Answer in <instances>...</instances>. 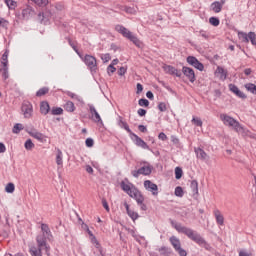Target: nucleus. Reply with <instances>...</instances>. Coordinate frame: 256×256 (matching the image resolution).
<instances>
[{"instance_id": "nucleus-56", "label": "nucleus", "mask_w": 256, "mask_h": 256, "mask_svg": "<svg viewBox=\"0 0 256 256\" xmlns=\"http://www.w3.org/2000/svg\"><path fill=\"white\" fill-rule=\"evenodd\" d=\"M103 63H109L111 61V54L106 53L101 56Z\"/></svg>"}, {"instance_id": "nucleus-50", "label": "nucleus", "mask_w": 256, "mask_h": 256, "mask_svg": "<svg viewBox=\"0 0 256 256\" xmlns=\"http://www.w3.org/2000/svg\"><path fill=\"white\" fill-rule=\"evenodd\" d=\"M9 50L6 49L5 52L2 55V65H4V63H6V65H9Z\"/></svg>"}, {"instance_id": "nucleus-44", "label": "nucleus", "mask_w": 256, "mask_h": 256, "mask_svg": "<svg viewBox=\"0 0 256 256\" xmlns=\"http://www.w3.org/2000/svg\"><path fill=\"white\" fill-rule=\"evenodd\" d=\"M4 3L7 5L8 9L13 10L17 7V1L15 0H4Z\"/></svg>"}, {"instance_id": "nucleus-13", "label": "nucleus", "mask_w": 256, "mask_h": 256, "mask_svg": "<svg viewBox=\"0 0 256 256\" xmlns=\"http://www.w3.org/2000/svg\"><path fill=\"white\" fill-rule=\"evenodd\" d=\"M21 111L25 119H31V117H33V104H31V102L23 103Z\"/></svg>"}, {"instance_id": "nucleus-43", "label": "nucleus", "mask_w": 256, "mask_h": 256, "mask_svg": "<svg viewBox=\"0 0 256 256\" xmlns=\"http://www.w3.org/2000/svg\"><path fill=\"white\" fill-rule=\"evenodd\" d=\"M245 89H247L252 95H256V85L253 83L245 84Z\"/></svg>"}, {"instance_id": "nucleus-32", "label": "nucleus", "mask_w": 256, "mask_h": 256, "mask_svg": "<svg viewBox=\"0 0 256 256\" xmlns=\"http://www.w3.org/2000/svg\"><path fill=\"white\" fill-rule=\"evenodd\" d=\"M120 187L122 189V191H124L125 193H127V195H129L130 193H132L133 188H131L130 185H128L127 183H125V181H122L120 183Z\"/></svg>"}, {"instance_id": "nucleus-8", "label": "nucleus", "mask_w": 256, "mask_h": 256, "mask_svg": "<svg viewBox=\"0 0 256 256\" xmlns=\"http://www.w3.org/2000/svg\"><path fill=\"white\" fill-rule=\"evenodd\" d=\"M130 139L135 143L136 147H141V149H146L147 151H150L153 153V149L147 145V142H145L141 137H139L137 134H132L130 136Z\"/></svg>"}, {"instance_id": "nucleus-9", "label": "nucleus", "mask_w": 256, "mask_h": 256, "mask_svg": "<svg viewBox=\"0 0 256 256\" xmlns=\"http://www.w3.org/2000/svg\"><path fill=\"white\" fill-rule=\"evenodd\" d=\"M88 107L91 115L89 119H91L94 123H100V125H103V119H101V115H99V112H97L95 106L93 104H89Z\"/></svg>"}, {"instance_id": "nucleus-31", "label": "nucleus", "mask_w": 256, "mask_h": 256, "mask_svg": "<svg viewBox=\"0 0 256 256\" xmlns=\"http://www.w3.org/2000/svg\"><path fill=\"white\" fill-rule=\"evenodd\" d=\"M157 251H159L160 255H162V256L171 255V248H169L167 246H162V247L158 248Z\"/></svg>"}, {"instance_id": "nucleus-30", "label": "nucleus", "mask_w": 256, "mask_h": 256, "mask_svg": "<svg viewBox=\"0 0 256 256\" xmlns=\"http://www.w3.org/2000/svg\"><path fill=\"white\" fill-rule=\"evenodd\" d=\"M56 165H63V151L56 149Z\"/></svg>"}, {"instance_id": "nucleus-23", "label": "nucleus", "mask_w": 256, "mask_h": 256, "mask_svg": "<svg viewBox=\"0 0 256 256\" xmlns=\"http://www.w3.org/2000/svg\"><path fill=\"white\" fill-rule=\"evenodd\" d=\"M118 125L119 127H121L122 129H125V131H127V133H129L130 137L134 134L133 130H131V128H129V124L126 121H123V117L119 116L118 117Z\"/></svg>"}, {"instance_id": "nucleus-16", "label": "nucleus", "mask_w": 256, "mask_h": 256, "mask_svg": "<svg viewBox=\"0 0 256 256\" xmlns=\"http://www.w3.org/2000/svg\"><path fill=\"white\" fill-rule=\"evenodd\" d=\"M115 31L120 33V35H122V37H125L126 39H130L131 36L133 35V32L129 31V29L120 24L115 26Z\"/></svg>"}, {"instance_id": "nucleus-51", "label": "nucleus", "mask_w": 256, "mask_h": 256, "mask_svg": "<svg viewBox=\"0 0 256 256\" xmlns=\"http://www.w3.org/2000/svg\"><path fill=\"white\" fill-rule=\"evenodd\" d=\"M248 41H250V43L252 45H256V34H255V32H249L248 33Z\"/></svg>"}, {"instance_id": "nucleus-49", "label": "nucleus", "mask_w": 256, "mask_h": 256, "mask_svg": "<svg viewBox=\"0 0 256 256\" xmlns=\"http://www.w3.org/2000/svg\"><path fill=\"white\" fill-rule=\"evenodd\" d=\"M6 193H15V184L13 182H9L5 187Z\"/></svg>"}, {"instance_id": "nucleus-3", "label": "nucleus", "mask_w": 256, "mask_h": 256, "mask_svg": "<svg viewBox=\"0 0 256 256\" xmlns=\"http://www.w3.org/2000/svg\"><path fill=\"white\" fill-rule=\"evenodd\" d=\"M79 57L82 58V61L85 63L86 67H88L92 75H95V73L99 71V66L97 65V58H95V56L86 54L83 57V55L79 54Z\"/></svg>"}, {"instance_id": "nucleus-42", "label": "nucleus", "mask_w": 256, "mask_h": 256, "mask_svg": "<svg viewBox=\"0 0 256 256\" xmlns=\"http://www.w3.org/2000/svg\"><path fill=\"white\" fill-rule=\"evenodd\" d=\"M66 40L68 41L70 47H72V49L75 51V53H77V55H81V53H79V48H77L75 42H73L70 37H66Z\"/></svg>"}, {"instance_id": "nucleus-39", "label": "nucleus", "mask_w": 256, "mask_h": 256, "mask_svg": "<svg viewBox=\"0 0 256 256\" xmlns=\"http://www.w3.org/2000/svg\"><path fill=\"white\" fill-rule=\"evenodd\" d=\"M191 123L195 125V127H203V120L197 116L192 117Z\"/></svg>"}, {"instance_id": "nucleus-20", "label": "nucleus", "mask_w": 256, "mask_h": 256, "mask_svg": "<svg viewBox=\"0 0 256 256\" xmlns=\"http://www.w3.org/2000/svg\"><path fill=\"white\" fill-rule=\"evenodd\" d=\"M41 231H42V235H45L48 241H51L53 239V233H51V228H49L48 224L42 223Z\"/></svg>"}, {"instance_id": "nucleus-2", "label": "nucleus", "mask_w": 256, "mask_h": 256, "mask_svg": "<svg viewBox=\"0 0 256 256\" xmlns=\"http://www.w3.org/2000/svg\"><path fill=\"white\" fill-rule=\"evenodd\" d=\"M34 3L38 7H46L42 12H39L38 19H40L42 25H48L51 17H53V11L48 7L49 0H36Z\"/></svg>"}, {"instance_id": "nucleus-17", "label": "nucleus", "mask_w": 256, "mask_h": 256, "mask_svg": "<svg viewBox=\"0 0 256 256\" xmlns=\"http://www.w3.org/2000/svg\"><path fill=\"white\" fill-rule=\"evenodd\" d=\"M228 89L229 91H231V93H233L234 95H236V97H239V99H247V96L245 95V93H243L239 87H237V85L235 84H229L228 85Z\"/></svg>"}, {"instance_id": "nucleus-6", "label": "nucleus", "mask_w": 256, "mask_h": 256, "mask_svg": "<svg viewBox=\"0 0 256 256\" xmlns=\"http://www.w3.org/2000/svg\"><path fill=\"white\" fill-rule=\"evenodd\" d=\"M153 173V167L151 164H148L147 166H142L138 170H132L131 175L132 177H135L136 179L139 177V175L149 176Z\"/></svg>"}, {"instance_id": "nucleus-15", "label": "nucleus", "mask_w": 256, "mask_h": 256, "mask_svg": "<svg viewBox=\"0 0 256 256\" xmlns=\"http://www.w3.org/2000/svg\"><path fill=\"white\" fill-rule=\"evenodd\" d=\"M132 185V192L129 195L132 199H135L136 203H139V200L145 201V196H143V193L137 187Z\"/></svg>"}, {"instance_id": "nucleus-27", "label": "nucleus", "mask_w": 256, "mask_h": 256, "mask_svg": "<svg viewBox=\"0 0 256 256\" xmlns=\"http://www.w3.org/2000/svg\"><path fill=\"white\" fill-rule=\"evenodd\" d=\"M190 188L192 190L194 197H195V195H199V182H197V180L191 181Z\"/></svg>"}, {"instance_id": "nucleus-21", "label": "nucleus", "mask_w": 256, "mask_h": 256, "mask_svg": "<svg viewBox=\"0 0 256 256\" xmlns=\"http://www.w3.org/2000/svg\"><path fill=\"white\" fill-rule=\"evenodd\" d=\"M124 207L126 209V213H127L128 217H130V219H132V221H137V219H139V213L131 210V208L129 207V204L127 202H124Z\"/></svg>"}, {"instance_id": "nucleus-29", "label": "nucleus", "mask_w": 256, "mask_h": 256, "mask_svg": "<svg viewBox=\"0 0 256 256\" xmlns=\"http://www.w3.org/2000/svg\"><path fill=\"white\" fill-rule=\"evenodd\" d=\"M0 73H2L4 81H7V79H9V66L7 65V62L4 63L3 68H0Z\"/></svg>"}, {"instance_id": "nucleus-22", "label": "nucleus", "mask_w": 256, "mask_h": 256, "mask_svg": "<svg viewBox=\"0 0 256 256\" xmlns=\"http://www.w3.org/2000/svg\"><path fill=\"white\" fill-rule=\"evenodd\" d=\"M40 113L41 115H49L51 113V105L46 100L40 102Z\"/></svg>"}, {"instance_id": "nucleus-61", "label": "nucleus", "mask_w": 256, "mask_h": 256, "mask_svg": "<svg viewBox=\"0 0 256 256\" xmlns=\"http://www.w3.org/2000/svg\"><path fill=\"white\" fill-rule=\"evenodd\" d=\"M125 73H127V68H125L124 66H122V67H120V68L118 69V75H119L120 77H123V75H125Z\"/></svg>"}, {"instance_id": "nucleus-64", "label": "nucleus", "mask_w": 256, "mask_h": 256, "mask_svg": "<svg viewBox=\"0 0 256 256\" xmlns=\"http://www.w3.org/2000/svg\"><path fill=\"white\" fill-rule=\"evenodd\" d=\"M138 131H140V133H147V126L143 124L138 125Z\"/></svg>"}, {"instance_id": "nucleus-46", "label": "nucleus", "mask_w": 256, "mask_h": 256, "mask_svg": "<svg viewBox=\"0 0 256 256\" xmlns=\"http://www.w3.org/2000/svg\"><path fill=\"white\" fill-rule=\"evenodd\" d=\"M23 129H24L23 124L17 123L13 126L12 132L17 135V134L21 133V131H23Z\"/></svg>"}, {"instance_id": "nucleus-28", "label": "nucleus", "mask_w": 256, "mask_h": 256, "mask_svg": "<svg viewBox=\"0 0 256 256\" xmlns=\"http://www.w3.org/2000/svg\"><path fill=\"white\" fill-rule=\"evenodd\" d=\"M129 41H131L135 46L138 47V49H141L143 47V42L137 38L135 35H131L130 38H128Z\"/></svg>"}, {"instance_id": "nucleus-36", "label": "nucleus", "mask_w": 256, "mask_h": 256, "mask_svg": "<svg viewBox=\"0 0 256 256\" xmlns=\"http://www.w3.org/2000/svg\"><path fill=\"white\" fill-rule=\"evenodd\" d=\"M50 115H63V108L53 106L50 108Z\"/></svg>"}, {"instance_id": "nucleus-55", "label": "nucleus", "mask_w": 256, "mask_h": 256, "mask_svg": "<svg viewBox=\"0 0 256 256\" xmlns=\"http://www.w3.org/2000/svg\"><path fill=\"white\" fill-rule=\"evenodd\" d=\"M115 71H117V68H115V66L113 65H108L107 67V73L109 75V77H111V75H113V73H115Z\"/></svg>"}, {"instance_id": "nucleus-1", "label": "nucleus", "mask_w": 256, "mask_h": 256, "mask_svg": "<svg viewBox=\"0 0 256 256\" xmlns=\"http://www.w3.org/2000/svg\"><path fill=\"white\" fill-rule=\"evenodd\" d=\"M170 224L177 231V233L186 235V237H188L190 241H193V243H196V245L202 247V249H205V251H209L210 253H213V251H215L213 246H211V244L207 242V240H205L203 236H201L199 232H197V230H193L192 228L182 226L181 223H177L176 221L171 219Z\"/></svg>"}, {"instance_id": "nucleus-4", "label": "nucleus", "mask_w": 256, "mask_h": 256, "mask_svg": "<svg viewBox=\"0 0 256 256\" xmlns=\"http://www.w3.org/2000/svg\"><path fill=\"white\" fill-rule=\"evenodd\" d=\"M221 119L222 121H224V125H228V127H233L236 133H242V131H244L243 126H241V123H239V121H237L235 118L227 114H223L221 115Z\"/></svg>"}, {"instance_id": "nucleus-18", "label": "nucleus", "mask_w": 256, "mask_h": 256, "mask_svg": "<svg viewBox=\"0 0 256 256\" xmlns=\"http://www.w3.org/2000/svg\"><path fill=\"white\" fill-rule=\"evenodd\" d=\"M194 152L197 159H200V161H207V159H209V155H207V152H205L201 147L194 148Z\"/></svg>"}, {"instance_id": "nucleus-57", "label": "nucleus", "mask_w": 256, "mask_h": 256, "mask_svg": "<svg viewBox=\"0 0 256 256\" xmlns=\"http://www.w3.org/2000/svg\"><path fill=\"white\" fill-rule=\"evenodd\" d=\"M8 26L9 21L5 20V18L0 17V27H2L3 29H7Z\"/></svg>"}, {"instance_id": "nucleus-41", "label": "nucleus", "mask_w": 256, "mask_h": 256, "mask_svg": "<svg viewBox=\"0 0 256 256\" xmlns=\"http://www.w3.org/2000/svg\"><path fill=\"white\" fill-rule=\"evenodd\" d=\"M49 93V87H42L36 92V97H43Z\"/></svg>"}, {"instance_id": "nucleus-47", "label": "nucleus", "mask_w": 256, "mask_h": 256, "mask_svg": "<svg viewBox=\"0 0 256 256\" xmlns=\"http://www.w3.org/2000/svg\"><path fill=\"white\" fill-rule=\"evenodd\" d=\"M174 195L176 197H183V195H185V191L183 190V187L177 186L174 190Z\"/></svg>"}, {"instance_id": "nucleus-37", "label": "nucleus", "mask_w": 256, "mask_h": 256, "mask_svg": "<svg viewBox=\"0 0 256 256\" xmlns=\"http://www.w3.org/2000/svg\"><path fill=\"white\" fill-rule=\"evenodd\" d=\"M171 139V143H173V145L177 148V149H181V140H179V138L175 135H171L170 137Z\"/></svg>"}, {"instance_id": "nucleus-53", "label": "nucleus", "mask_w": 256, "mask_h": 256, "mask_svg": "<svg viewBox=\"0 0 256 256\" xmlns=\"http://www.w3.org/2000/svg\"><path fill=\"white\" fill-rule=\"evenodd\" d=\"M137 205L140 207L141 211H147V204H145V200H138Z\"/></svg>"}, {"instance_id": "nucleus-12", "label": "nucleus", "mask_w": 256, "mask_h": 256, "mask_svg": "<svg viewBox=\"0 0 256 256\" xmlns=\"http://www.w3.org/2000/svg\"><path fill=\"white\" fill-rule=\"evenodd\" d=\"M162 69L167 75H175L176 77H183V73L175 68V66L164 64Z\"/></svg>"}, {"instance_id": "nucleus-33", "label": "nucleus", "mask_w": 256, "mask_h": 256, "mask_svg": "<svg viewBox=\"0 0 256 256\" xmlns=\"http://www.w3.org/2000/svg\"><path fill=\"white\" fill-rule=\"evenodd\" d=\"M238 39H240L242 43H249V34L246 32L238 31Z\"/></svg>"}, {"instance_id": "nucleus-7", "label": "nucleus", "mask_w": 256, "mask_h": 256, "mask_svg": "<svg viewBox=\"0 0 256 256\" xmlns=\"http://www.w3.org/2000/svg\"><path fill=\"white\" fill-rule=\"evenodd\" d=\"M186 63L198 71H205V65L203 62L199 61V59H197L195 56H188L186 58Z\"/></svg>"}, {"instance_id": "nucleus-34", "label": "nucleus", "mask_w": 256, "mask_h": 256, "mask_svg": "<svg viewBox=\"0 0 256 256\" xmlns=\"http://www.w3.org/2000/svg\"><path fill=\"white\" fill-rule=\"evenodd\" d=\"M64 109L68 112V113H73V111H75V104L72 101H67L64 105Z\"/></svg>"}, {"instance_id": "nucleus-38", "label": "nucleus", "mask_w": 256, "mask_h": 256, "mask_svg": "<svg viewBox=\"0 0 256 256\" xmlns=\"http://www.w3.org/2000/svg\"><path fill=\"white\" fill-rule=\"evenodd\" d=\"M209 23L212 25V27H219L221 20H219V17L212 16L209 18Z\"/></svg>"}, {"instance_id": "nucleus-54", "label": "nucleus", "mask_w": 256, "mask_h": 256, "mask_svg": "<svg viewBox=\"0 0 256 256\" xmlns=\"http://www.w3.org/2000/svg\"><path fill=\"white\" fill-rule=\"evenodd\" d=\"M158 109L161 113H165V111H167V104L165 102H160L158 104Z\"/></svg>"}, {"instance_id": "nucleus-26", "label": "nucleus", "mask_w": 256, "mask_h": 256, "mask_svg": "<svg viewBox=\"0 0 256 256\" xmlns=\"http://www.w3.org/2000/svg\"><path fill=\"white\" fill-rule=\"evenodd\" d=\"M210 9H211V11H213L214 13H221V11L223 10V7L221 6V3H219V1H214V2L210 5Z\"/></svg>"}, {"instance_id": "nucleus-59", "label": "nucleus", "mask_w": 256, "mask_h": 256, "mask_svg": "<svg viewBox=\"0 0 256 256\" xmlns=\"http://www.w3.org/2000/svg\"><path fill=\"white\" fill-rule=\"evenodd\" d=\"M85 145H86V147L91 148V147H93V145H95V140H93V138H87L85 140Z\"/></svg>"}, {"instance_id": "nucleus-5", "label": "nucleus", "mask_w": 256, "mask_h": 256, "mask_svg": "<svg viewBox=\"0 0 256 256\" xmlns=\"http://www.w3.org/2000/svg\"><path fill=\"white\" fill-rule=\"evenodd\" d=\"M169 241L177 254L180 256H187V250L181 247V240H179L177 236H171Z\"/></svg>"}, {"instance_id": "nucleus-19", "label": "nucleus", "mask_w": 256, "mask_h": 256, "mask_svg": "<svg viewBox=\"0 0 256 256\" xmlns=\"http://www.w3.org/2000/svg\"><path fill=\"white\" fill-rule=\"evenodd\" d=\"M47 236L45 234H39L36 236V243L38 245V248L43 249V247H47Z\"/></svg>"}, {"instance_id": "nucleus-52", "label": "nucleus", "mask_w": 256, "mask_h": 256, "mask_svg": "<svg viewBox=\"0 0 256 256\" xmlns=\"http://www.w3.org/2000/svg\"><path fill=\"white\" fill-rule=\"evenodd\" d=\"M138 105L140 107H149V100H147V98H140L138 100Z\"/></svg>"}, {"instance_id": "nucleus-14", "label": "nucleus", "mask_w": 256, "mask_h": 256, "mask_svg": "<svg viewBox=\"0 0 256 256\" xmlns=\"http://www.w3.org/2000/svg\"><path fill=\"white\" fill-rule=\"evenodd\" d=\"M182 73L185 77H187V79L190 81V83L197 81V76H195V70H193V68L183 66Z\"/></svg>"}, {"instance_id": "nucleus-63", "label": "nucleus", "mask_w": 256, "mask_h": 256, "mask_svg": "<svg viewBox=\"0 0 256 256\" xmlns=\"http://www.w3.org/2000/svg\"><path fill=\"white\" fill-rule=\"evenodd\" d=\"M137 113H138L139 117H145L147 115V110L140 108V109H138Z\"/></svg>"}, {"instance_id": "nucleus-35", "label": "nucleus", "mask_w": 256, "mask_h": 256, "mask_svg": "<svg viewBox=\"0 0 256 256\" xmlns=\"http://www.w3.org/2000/svg\"><path fill=\"white\" fill-rule=\"evenodd\" d=\"M24 147H25L26 151H32L33 149H35V144L33 143V140H31V138H29L25 141Z\"/></svg>"}, {"instance_id": "nucleus-58", "label": "nucleus", "mask_w": 256, "mask_h": 256, "mask_svg": "<svg viewBox=\"0 0 256 256\" xmlns=\"http://www.w3.org/2000/svg\"><path fill=\"white\" fill-rule=\"evenodd\" d=\"M102 207H104L105 211H107V213H109V211H111V209L109 208V203L107 202L106 198H102Z\"/></svg>"}, {"instance_id": "nucleus-11", "label": "nucleus", "mask_w": 256, "mask_h": 256, "mask_svg": "<svg viewBox=\"0 0 256 256\" xmlns=\"http://www.w3.org/2000/svg\"><path fill=\"white\" fill-rule=\"evenodd\" d=\"M26 131L30 135V137H33L40 143H47V136L45 134L37 131V129L26 130Z\"/></svg>"}, {"instance_id": "nucleus-10", "label": "nucleus", "mask_w": 256, "mask_h": 256, "mask_svg": "<svg viewBox=\"0 0 256 256\" xmlns=\"http://www.w3.org/2000/svg\"><path fill=\"white\" fill-rule=\"evenodd\" d=\"M144 188L146 191H150L154 197L159 195V186H157V184L153 183L151 180L144 181Z\"/></svg>"}, {"instance_id": "nucleus-48", "label": "nucleus", "mask_w": 256, "mask_h": 256, "mask_svg": "<svg viewBox=\"0 0 256 256\" xmlns=\"http://www.w3.org/2000/svg\"><path fill=\"white\" fill-rule=\"evenodd\" d=\"M217 73L221 75V78L223 80L227 79V70H225L223 67L218 66L216 69Z\"/></svg>"}, {"instance_id": "nucleus-60", "label": "nucleus", "mask_w": 256, "mask_h": 256, "mask_svg": "<svg viewBox=\"0 0 256 256\" xmlns=\"http://www.w3.org/2000/svg\"><path fill=\"white\" fill-rule=\"evenodd\" d=\"M143 93V85L141 83L136 84V95H141Z\"/></svg>"}, {"instance_id": "nucleus-24", "label": "nucleus", "mask_w": 256, "mask_h": 256, "mask_svg": "<svg viewBox=\"0 0 256 256\" xmlns=\"http://www.w3.org/2000/svg\"><path fill=\"white\" fill-rule=\"evenodd\" d=\"M33 15H35V10H33L31 6H27L22 10L23 19H29V17H33Z\"/></svg>"}, {"instance_id": "nucleus-25", "label": "nucleus", "mask_w": 256, "mask_h": 256, "mask_svg": "<svg viewBox=\"0 0 256 256\" xmlns=\"http://www.w3.org/2000/svg\"><path fill=\"white\" fill-rule=\"evenodd\" d=\"M217 225H225V217L221 214V211L214 210Z\"/></svg>"}, {"instance_id": "nucleus-45", "label": "nucleus", "mask_w": 256, "mask_h": 256, "mask_svg": "<svg viewBox=\"0 0 256 256\" xmlns=\"http://www.w3.org/2000/svg\"><path fill=\"white\" fill-rule=\"evenodd\" d=\"M174 174H175V179H177V181H179V179H181V177H183V168L181 167H176L174 170Z\"/></svg>"}, {"instance_id": "nucleus-40", "label": "nucleus", "mask_w": 256, "mask_h": 256, "mask_svg": "<svg viewBox=\"0 0 256 256\" xmlns=\"http://www.w3.org/2000/svg\"><path fill=\"white\" fill-rule=\"evenodd\" d=\"M43 248H31L30 255L31 256H43Z\"/></svg>"}, {"instance_id": "nucleus-62", "label": "nucleus", "mask_w": 256, "mask_h": 256, "mask_svg": "<svg viewBox=\"0 0 256 256\" xmlns=\"http://www.w3.org/2000/svg\"><path fill=\"white\" fill-rule=\"evenodd\" d=\"M158 139H160V141H167V139L169 138L167 137V134H165L164 132H160L158 134Z\"/></svg>"}]
</instances>
